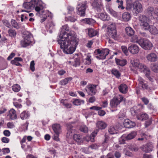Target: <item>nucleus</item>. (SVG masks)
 <instances>
[{"label": "nucleus", "instance_id": "obj_1", "mask_svg": "<svg viewBox=\"0 0 158 158\" xmlns=\"http://www.w3.org/2000/svg\"><path fill=\"white\" fill-rule=\"evenodd\" d=\"M78 39L75 36H71L69 39L68 38L64 39L62 37L60 39H57L60 48L63 49L64 52L67 54L73 53L78 44Z\"/></svg>", "mask_w": 158, "mask_h": 158}, {"label": "nucleus", "instance_id": "obj_2", "mask_svg": "<svg viewBox=\"0 0 158 158\" xmlns=\"http://www.w3.org/2000/svg\"><path fill=\"white\" fill-rule=\"evenodd\" d=\"M43 3L41 0H32L29 2L23 4V7L27 10H32L34 8L36 11L39 12L44 7Z\"/></svg>", "mask_w": 158, "mask_h": 158}, {"label": "nucleus", "instance_id": "obj_3", "mask_svg": "<svg viewBox=\"0 0 158 158\" xmlns=\"http://www.w3.org/2000/svg\"><path fill=\"white\" fill-rule=\"evenodd\" d=\"M22 36L23 39L21 41V44L23 47H25L31 43V34L28 31H24Z\"/></svg>", "mask_w": 158, "mask_h": 158}, {"label": "nucleus", "instance_id": "obj_4", "mask_svg": "<svg viewBox=\"0 0 158 158\" xmlns=\"http://www.w3.org/2000/svg\"><path fill=\"white\" fill-rule=\"evenodd\" d=\"M109 50L108 49H104L102 50L98 49L95 50L94 53L97 56L96 57L98 59L104 60L109 54Z\"/></svg>", "mask_w": 158, "mask_h": 158}, {"label": "nucleus", "instance_id": "obj_5", "mask_svg": "<svg viewBox=\"0 0 158 158\" xmlns=\"http://www.w3.org/2000/svg\"><path fill=\"white\" fill-rule=\"evenodd\" d=\"M140 26L145 30H147L150 27L148 23L149 19L145 15H140L139 17Z\"/></svg>", "mask_w": 158, "mask_h": 158}, {"label": "nucleus", "instance_id": "obj_6", "mask_svg": "<svg viewBox=\"0 0 158 158\" xmlns=\"http://www.w3.org/2000/svg\"><path fill=\"white\" fill-rule=\"evenodd\" d=\"M116 25L114 23H112L107 27V33L110 37L116 40L117 39V30Z\"/></svg>", "mask_w": 158, "mask_h": 158}, {"label": "nucleus", "instance_id": "obj_7", "mask_svg": "<svg viewBox=\"0 0 158 158\" xmlns=\"http://www.w3.org/2000/svg\"><path fill=\"white\" fill-rule=\"evenodd\" d=\"M65 31H69V27L67 25H65L63 26L61 28V31L59 34V37L58 38L60 39L62 37V38H64V39H65V38H68L69 39V38H70L71 36H74L72 34L70 33H67Z\"/></svg>", "mask_w": 158, "mask_h": 158}, {"label": "nucleus", "instance_id": "obj_8", "mask_svg": "<svg viewBox=\"0 0 158 158\" xmlns=\"http://www.w3.org/2000/svg\"><path fill=\"white\" fill-rule=\"evenodd\" d=\"M139 45L142 48L145 50L151 49L153 45L149 40L144 39H140L139 42Z\"/></svg>", "mask_w": 158, "mask_h": 158}, {"label": "nucleus", "instance_id": "obj_9", "mask_svg": "<svg viewBox=\"0 0 158 158\" xmlns=\"http://www.w3.org/2000/svg\"><path fill=\"white\" fill-rule=\"evenodd\" d=\"M123 97L121 95H119L116 97L111 99L110 102V105L112 108H115L122 102Z\"/></svg>", "mask_w": 158, "mask_h": 158}, {"label": "nucleus", "instance_id": "obj_10", "mask_svg": "<svg viewBox=\"0 0 158 158\" xmlns=\"http://www.w3.org/2000/svg\"><path fill=\"white\" fill-rule=\"evenodd\" d=\"M86 2L78 4L77 8L78 10V14L81 16H84L86 10Z\"/></svg>", "mask_w": 158, "mask_h": 158}, {"label": "nucleus", "instance_id": "obj_11", "mask_svg": "<svg viewBox=\"0 0 158 158\" xmlns=\"http://www.w3.org/2000/svg\"><path fill=\"white\" fill-rule=\"evenodd\" d=\"M91 6L93 7L99 11L102 6V0H90Z\"/></svg>", "mask_w": 158, "mask_h": 158}, {"label": "nucleus", "instance_id": "obj_12", "mask_svg": "<svg viewBox=\"0 0 158 158\" xmlns=\"http://www.w3.org/2000/svg\"><path fill=\"white\" fill-rule=\"evenodd\" d=\"M97 85H91L86 86L85 90L89 95H94L96 94Z\"/></svg>", "mask_w": 158, "mask_h": 158}, {"label": "nucleus", "instance_id": "obj_13", "mask_svg": "<svg viewBox=\"0 0 158 158\" xmlns=\"http://www.w3.org/2000/svg\"><path fill=\"white\" fill-rule=\"evenodd\" d=\"M133 10L136 14L141 13L143 10L142 4L139 2H135L132 4Z\"/></svg>", "mask_w": 158, "mask_h": 158}, {"label": "nucleus", "instance_id": "obj_14", "mask_svg": "<svg viewBox=\"0 0 158 158\" xmlns=\"http://www.w3.org/2000/svg\"><path fill=\"white\" fill-rule=\"evenodd\" d=\"M128 50L132 54H135L139 52V46L136 44H132L128 48Z\"/></svg>", "mask_w": 158, "mask_h": 158}, {"label": "nucleus", "instance_id": "obj_15", "mask_svg": "<svg viewBox=\"0 0 158 158\" xmlns=\"http://www.w3.org/2000/svg\"><path fill=\"white\" fill-rule=\"evenodd\" d=\"M148 60L150 62H155L157 60V56L156 54L151 53L148 54L146 56Z\"/></svg>", "mask_w": 158, "mask_h": 158}, {"label": "nucleus", "instance_id": "obj_16", "mask_svg": "<svg viewBox=\"0 0 158 158\" xmlns=\"http://www.w3.org/2000/svg\"><path fill=\"white\" fill-rule=\"evenodd\" d=\"M124 125L126 127L131 128L134 127L135 125V122L129 119H126L124 122Z\"/></svg>", "mask_w": 158, "mask_h": 158}, {"label": "nucleus", "instance_id": "obj_17", "mask_svg": "<svg viewBox=\"0 0 158 158\" xmlns=\"http://www.w3.org/2000/svg\"><path fill=\"white\" fill-rule=\"evenodd\" d=\"M144 13L148 17H151L155 15V10L153 7H148L144 11Z\"/></svg>", "mask_w": 158, "mask_h": 158}, {"label": "nucleus", "instance_id": "obj_18", "mask_svg": "<svg viewBox=\"0 0 158 158\" xmlns=\"http://www.w3.org/2000/svg\"><path fill=\"white\" fill-rule=\"evenodd\" d=\"M138 81L140 85L142 87L143 89H148V86L147 83H145V81L141 77H139L138 78Z\"/></svg>", "mask_w": 158, "mask_h": 158}, {"label": "nucleus", "instance_id": "obj_19", "mask_svg": "<svg viewBox=\"0 0 158 158\" xmlns=\"http://www.w3.org/2000/svg\"><path fill=\"white\" fill-rule=\"evenodd\" d=\"M52 128L56 134L59 135L61 132V127L60 124H55L52 125Z\"/></svg>", "mask_w": 158, "mask_h": 158}, {"label": "nucleus", "instance_id": "obj_20", "mask_svg": "<svg viewBox=\"0 0 158 158\" xmlns=\"http://www.w3.org/2000/svg\"><path fill=\"white\" fill-rule=\"evenodd\" d=\"M137 119L139 120L143 121L147 119L148 118V115L146 113H140L136 116Z\"/></svg>", "mask_w": 158, "mask_h": 158}, {"label": "nucleus", "instance_id": "obj_21", "mask_svg": "<svg viewBox=\"0 0 158 158\" xmlns=\"http://www.w3.org/2000/svg\"><path fill=\"white\" fill-rule=\"evenodd\" d=\"M97 127L99 129H103L107 127L106 124L102 121H98L96 123Z\"/></svg>", "mask_w": 158, "mask_h": 158}, {"label": "nucleus", "instance_id": "obj_22", "mask_svg": "<svg viewBox=\"0 0 158 158\" xmlns=\"http://www.w3.org/2000/svg\"><path fill=\"white\" fill-rule=\"evenodd\" d=\"M67 129L68 132L67 133V136L69 137H72V133L74 131L73 127L70 124H68L67 126Z\"/></svg>", "mask_w": 158, "mask_h": 158}, {"label": "nucleus", "instance_id": "obj_23", "mask_svg": "<svg viewBox=\"0 0 158 158\" xmlns=\"http://www.w3.org/2000/svg\"><path fill=\"white\" fill-rule=\"evenodd\" d=\"M73 139L78 143H81L83 142L82 137L80 134H75L73 136Z\"/></svg>", "mask_w": 158, "mask_h": 158}, {"label": "nucleus", "instance_id": "obj_24", "mask_svg": "<svg viewBox=\"0 0 158 158\" xmlns=\"http://www.w3.org/2000/svg\"><path fill=\"white\" fill-rule=\"evenodd\" d=\"M115 62L116 64L121 66H123L126 65L127 62L126 59L120 60L115 58Z\"/></svg>", "mask_w": 158, "mask_h": 158}, {"label": "nucleus", "instance_id": "obj_25", "mask_svg": "<svg viewBox=\"0 0 158 158\" xmlns=\"http://www.w3.org/2000/svg\"><path fill=\"white\" fill-rule=\"evenodd\" d=\"M9 115L10 118L12 120H14L17 118L16 111L13 109H11L9 111Z\"/></svg>", "mask_w": 158, "mask_h": 158}, {"label": "nucleus", "instance_id": "obj_26", "mask_svg": "<svg viewBox=\"0 0 158 158\" xmlns=\"http://www.w3.org/2000/svg\"><path fill=\"white\" fill-rule=\"evenodd\" d=\"M127 86L125 84H122L118 87L119 91L123 94H125L127 92Z\"/></svg>", "mask_w": 158, "mask_h": 158}, {"label": "nucleus", "instance_id": "obj_27", "mask_svg": "<svg viewBox=\"0 0 158 158\" xmlns=\"http://www.w3.org/2000/svg\"><path fill=\"white\" fill-rule=\"evenodd\" d=\"M97 31L92 28H89L88 30V35L90 37L96 36L97 34Z\"/></svg>", "mask_w": 158, "mask_h": 158}, {"label": "nucleus", "instance_id": "obj_28", "mask_svg": "<svg viewBox=\"0 0 158 158\" xmlns=\"http://www.w3.org/2000/svg\"><path fill=\"white\" fill-rule=\"evenodd\" d=\"M111 73L114 75L117 78H119L121 76V74L117 69L113 68L111 70Z\"/></svg>", "mask_w": 158, "mask_h": 158}, {"label": "nucleus", "instance_id": "obj_29", "mask_svg": "<svg viewBox=\"0 0 158 158\" xmlns=\"http://www.w3.org/2000/svg\"><path fill=\"white\" fill-rule=\"evenodd\" d=\"M136 135V133L135 131H132L125 137L127 140H131L133 139Z\"/></svg>", "mask_w": 158, "mask_h": 158}, {"label": "nucleus", "instance_id": "obj_30", "mask_svg": "<svg viewBox=\"0 0 158 158\" xmlns=\"http://www.w3.org/2000/svg\"><path fill=\"white\" fill-rule=\"evenodd\" d=\"M152 150V146H149L148 144H147L143 146L142 150L145 152H149L151 151Z\"/></svg>", "mask_w": 158, "mask_h": 158}, {"label": "nucleus", "instance_id": "obj_31", "mask_svg": "<svg viewBox=\"0 0 158 158\" xmlns=\"http://www.w3.org/2000/svg\"><path fill=\"white\" fill-rule=\"evenodd\" d=\"M125 31L127 34L129 36H132L134 35L135 31L130 27H126L125 28Z\"/></svg>", "mask_w": 158, "mask_h": 158}, {"label": "nucleus", "instance_id": "obj_32", "mask_svg": "<svg viewBox=\"0 0 158 158\" xmlns=\"http://www.w3.org/2000/svg\"><path fill=\"white\" fill-rule=\"evenodd\" d=\"M148 30L151 34H156L158 33V30L154 26H150V27L148 28Z\"/></svg>", "mask_w": 158, "mask_h": 158}, {"label": "nucleus", "instance_id": "obj_33", "mask_svg": "<svg viewBox=\"0 0 158 158\" xmlns=\"http://www.w3.org/2000/svg\"><path fill=\"white\" fill-rule=\"evenodd\" d=\"M130 14L127 12H124L122 15V18L125 21H128L130 19Z\"/></svg>", "mask_w": 158, "mask_h": 158}, {"label": "nucleus", "instance_id": "obj_34", "mask_svg": "<svg viewBox=\"0 0 158 158\" xmlns=\"http://www.w3.org/2000/svg\"><path fill=\"white\" fill-rule=\"evenodd\" d=\"M109 133L113 135L118 133V131L117 128L114 126H110L108 130Z\"/></svg>", "mask_w": 158, "mask_h": 158}, {"label": "nucleus", "instance_id": "obj_35", "mask_svg": "<svg viewBox=\"0 0 158 158\" xmlns=\"http://www.w3.org/2000/svg\"><path fill=\"white\" fill-rule=\"evenodd\" d=\"M99 17L103 21L108 20L107 14L106 13H102L99 15Z\"/></svg>", "mask_w": 158, "mask_h": 158}, {"label": "nucleus", "instance_id": "obj_36", "mask_svg": "<svg viewBox=\"0 0 158 158\" xmlns=\"http://www.w3.org/2000/svg\"><path fill=\"white\" fill-rule=\"evenodd\" d=\"M139 109H137L136 107H134L131 109V114L133 115H137L139 111Z\"/></svg>", "mask_w": 158, "mask_h": 158}, {"label": "nucleus", "instance_id": "obj_37", "mask_svg": "<svg viewBox=\"0 0 158 158\" xmlns=\"http://www.w3.org/2000/svg\"><path fill=\"white\" fill-rule=\"evenodd\" d=\"M72 79V78L71 77L65 78L60 81L59 82V84L62 85H65L67 84L69 80H71Z\"/></svg>", "mask_w": 158, "mask_h": 158}, {"label": "nucleus", "instance_id": "obj_38", "mask_svg": "<svg viewBox=\"0 0 158 158\" xmlns=\"http://www.w3.org/2000/svg\"><path fill=\"white\" fill-rule=\"evenodd\" d=\"M29 116V114L28 112L25 111H23L20 114V118L22 120L25 119L27 118Z\"/></svg>", "mask_w": 158, "mask_h": 158}, {"label": "nucleus", "instance_id": "obj_39", "mask_svg": "<svg viewBox=\"0 0 158 158\" xmlns=\"http://www.w3.org/2000/svg\"><path fill=\"white\" fill-rule=\"evenodd\" d=\"M143 72L145 74V76L148 79L151 81H152L153 80L152 78L150 76V71L149 69L148 68L145 71H144Z\"/></svg>", "mask_w": 158, "mask_h": 158}, {"label": "nucleus", "instance_id": "obj_40", "mask_svg": "<svg viewBox=\"0 0 158 158\" xmlns=\"http://www.w3.org/2000/svg\"><path fill=\"white\" fill-rule=\"evenodd\" d=\"M140 39H139L137 35H135L132 36L130 39V41L133 43H138L139 44Z\"/></svg>", "mask_w": 158, "mask_h": 158}, {"label": "nucleus", "instance_id": "obj_41", "mask_svg": "<svg viewBox=\"0 0 158 158\" xmlns=\"http://www.w3.org/2000/svg\"><path fill=\"white\" fill-rule=\"evenodd\" d=\"M150 67L154 72L158 73V64H152Z\"/></svg>", "mask_w": 158, "mask_h": 158}, {"label": "nucleus", "instance_id": "obj_42", "mask_svg": "<svg viewBox=\"0 0 158 158\" xmlns=\"http://www.w3.org/2000/svg\"><path fill=\"white\" fill-rule=\"evenodd\" d=\"M82 21H83L86 24H91L94 23V20L92 19L85 18L82 19Z\"/></svg>", "mask_w": 158, "mask_h": 158}, {"label": "nucleus", "instance_id": "obj_43", "mask_svg": "<svg viewBox=\"0 0 158 158\" xmlns=\"http://www.w3.org/2000/svg\"><path fill=\"white\" fill-rule=\"evenodd\" d=\"M138 68H139V71L141 72L145 71V70L148 68L145 65L142 63H140Z\"/></svg>", "mask_w": 158, "mask_h": 158}, {"label": "nucleus", "instance_id": "obj_44", "mask_svg": "<svg viewBox=\"0 0 158 158\" xmlns=\"http://www.w3.org/2000/svg\"><path fill=\"white\" fill-rule=\"evenodd\" d=\"M84 102V101L83 100H80L78 99H76L73 102V104L76 106H78L80 105L81 103L83 104Z\"/></svg>", "mask_w": 158, "mask_h": 158}, {"label": "nucleus", "instance_id": "obj_45", "mask_svg": "<svg viewBox=\"0 0 158 158\" xmlns=\"http://www.w3.org/2000/svg\"><path fill=\"white\" fill-rule=\"evenodd\" d=\"M8 33L9 35L12 37H15L16 36V32L14 30L9 29L8 31Z\"/></svg>", "mask_w": 158, "mask_h": 158}, {"label": "nucleus", "instance_id": "obj_46", "mask_svg": "<svg viewBox=\"0 0 158 158\" xmlns=\"http://www.w3.org/2000/svg\"><path fill=\"white\" fill-rule=\"evenodd\" d=\"M131 62L133 66L135 67H138L140 64L139 60H131Z\"/></svg>", "mask_w": 158, "mask_h": 158}, {"label": "nucleus", "instance_id": "obj_47", "mask_svg": "<svg viewBox=\"0 0 158 158\" xmlns=\"http://www.w3.org/2000/svg\"><path fill=\"white\" fill-rule=\"evenodd\" d=\"M12 89L14 92H17L20 90V87L19 85L15 84L12 86Z\"/></svg>", "mask_w": 158, "mask_h": 158}, {"label": "nucleus", "instance_id": "obj_48", "mask_svg": "<svg viewBox=\"0 0 158 158\" xmlns=\"http://www.w3.org/2000/svg\"><path fill=\"white\" fill-rule=\"evenodd\" d=\"M72 65L73 66L77 67L79 66L80 64L79 59L78 58H77L74 59V62H72Z\"/></svg>", "mask_w": 158, "mask_h": 158}, {"label": "nucleus", "instance_id": "obj_49", "mask_svg": "<svg viewBox=\"0 0 158 158\" xmlns=\"http://www.w3.org/2000/svg\"><path fill=\"white\" fill-rule=\"evenodd\" d=\"M91 56L89 55H87L85 58L86 61L85 62V64L89 65L91 64Z\"/></svg>", "mask_w": 158, "mask_h": 158}, {"label": "nucleus", "instance_id": "obj_50", "mask_svg": "<svg viewBox=\"0 0 158 158\" xmlns=\"http://www.w3.org/2000/svg\"><path fill=\"white\" fill-rule=\"evenodd\" d=\"M127 6L126 9L127 10H130L132 6V0H126Z\"/></svg>", "mask_w": 158, "mask_h": 158}, {"label": "nucleus", "instance_id": "obj_51", "mask_svg": "<svg viewBox=\"0 0 158 158\" xmlns=\"http://www.w3.org/2000/svg\"><path fill=\"white\" fill-rule=\"evenodd\" d=\"M80 130L81 131L86 133L88 131V128L86 126L83 125L81 126L80 128Z\"/></svg>", "mask_w": 158, "mask_h": 158}, {"label": "nucleus", "instance_id": "obj_52", "mask_svg": "<svg viewBox=\"0 0 158 158\" xmlns=\"http://www.w3.org/2000/svg\"><path fill=\"white\" fill-rule=\"evenodd\" d=\"M108 10L109 13L112 16L115 17H117L118 14L116 11L111 8H109Z\"/></svg>", "mask_w": 158, "mask_h": 158}, {"label": "nucleus", "instance_id": "obj_53", "mask_svg": "<svg viewBox=\"0 0 158 158\" xmlns=\"http://www.w3.org/2000/svg\"><path fill=\"white\" fill-rule=\"evenodd\" d=\"M11 24L12 26L15 28H19L20 26L16 21L14 20H12Z\"/></svg>", "mask_w": 158, "mask_h": 158}, {"label": "nucleus", "instance_id": "obj_54", "mask_svg": "<svg viewBox=\"0 0 158 158\" xmlns=\"http://www.w3.org/2000/svg\"><path fill=\"white\" fill-rule=\"evenodd\" d=\"M47 26L49 29H52L54 28L55 25L52 21H51L48 23Z\"/></svg>", "mask_w": 158, "mask_h": 158}, {"label": "nucleus", "instance_id": "obj_55", "mask_svg": "<svg viewBox=\"0 0 158 158\" xmlns=\"http://www.w3.org/2000/svg\"><path fill=\"white\" fill-rule=\"evenodd\" d=\"M121 48L123 52L126 55H127L128 54V52L127 47L125 46H122L121 47Z\"/></svg>", "mask_w": 158, "mask_h": 158}, {"label": "nucleus", "instance_id": "obj_56", "mask_svg": "<svg viewBox=\"0 0 158 158\" xmlns=\"http://www.w3.org/2000/svg\"><path fill=\"white\" fill-rule=\"evenodd\" d=\"M35 62L34 60L32 61L30 63V69L32 71H35Z\"/></svg>", "mask_w": 158, "mask_h": 158}, {"label": "nucleus", "instance_id": "obj_57", "mask_svg": "<svg viewBox=\"0 0 158 158\" xmlns=\"http://www.w3.org/2000/svg\"><path fill=\"white\" fill-rule=\"evenodd\" d=\"M67 19L68 21L71 22H74L77 20L74 17L72 16H69Z\"/></svg>", "mask_w": 158, "mask_h": 158}, {"label": "nucleus", "instance_id": "obj_58", "mask_svg": "<svg viewBox=\"0 0 158 158\" xmlns=\"http://www.w3.org/2000/svg\"><path fill=\"white\" fill-rule=\"evenodd\" d=\"M102 109V107L94 106L90 108V110H99Z\"/></svg>", "mask_w": 158, "mask_h": 158}, {"label": "nucleus", "instance_id": "obj_59", "mask_svg": "<svg viewBox=\"0 0 158 158\" xmlns=\"http://www.w3.org/2000/svg\"><path fill=\"white\" fill-rule=\"evenodd\" d=\"M2 152L3 154H5L6 153H8L10 152V150L9 148H4L2 149Z\"/></svg>", "mask_w": 158, "mask_h": 158}, {"label": "nucleus", "instance_id": "obj_60", "mask_svg": "<svg viewBox=\"0 0 158 158\" xmlns=\"http://www.w3.org/2000/svg\"><path fill=\"white\" fill-rule=\"evenodd\" d=\"M142 100L144 102L145 104L147 105L149 102L148 98L145 97H143L141 98Z\"/></svg>", "mask_w": 158, "mask_h": 158}, {"label": "nucleus", "instance_id": "obj_61", "mask_svg": "<svg viewBox=\"0 0 158 158\" xmlns=\"http://www.w3.org/2000/svg\"><path fill=\"white\" fill-rule=\"evenodd\" d=\"M2 141L3 143H7L9 142V139L6 137H3L2 139Z\"/></svg>", "mask_w": 158, "mask_h": 158}, {"label": "nucleus", "instance_id": "obj_62", "mask_svg": "<svg viewBox=\"0 0 158 158\" xmlns=\"http://www.w3.org/2000/svg\"><path fill=\"white\" fill-rule=\"evenodd\" d=\"M67 9L68 10V13L70 14H72L74 8L73 7L69 6L67 7Z\"/></svg>", "mask_w": 158, "mask_h": 158}, {"label": "nucleus", "instance_id": "obj_63", "mask_svg": "<svg viewBox=\"0 0 158 158\" xmlns=\"http://www.w3.org/2000/svg\"><path fill=\"white\" fill-rule=\"evenodd\" d=\"M114 155L116 158H119L121 156V153L118 151L115 152Z\"/></svg>", "mask_w": 158, "mask_h": 158}, {"label": "nucleus", "instance_id": "obj_64", "mask_svg": "<svg viewBox=\"0 0 158 158\" xmlns=\"http://www.w3.org/2000/svg\"><path fill=\"white\" fill-rule=\"evenodd\" d=\"M98 113V114L100 116H103L106 114L105 112L103 110H99Z\"/></svg>", "mask_w": 158, "mask_h": 158}]
</instances>
